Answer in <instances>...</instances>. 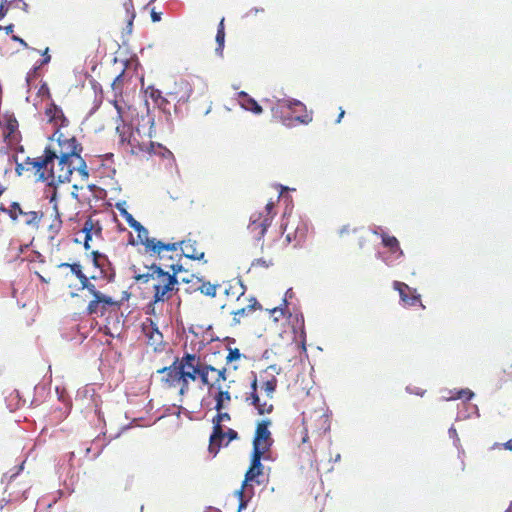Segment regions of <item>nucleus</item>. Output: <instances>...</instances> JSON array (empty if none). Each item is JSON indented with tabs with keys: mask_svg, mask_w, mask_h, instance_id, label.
<instances>
[{
	"mask_svg": "<svg viewBox=\"0 0 512 512\" xmlns=\"http://www.w3.org/2000/svg\"><path fill=\"white\" fill-rule=\"evenodd\" d=\"M217 377V372H210L209 373V379H215Z\"/></svg>",
	"mask_w": 512,
	"mask_h": 512,
	"instance_id": "nucleus-56",
	"label": "nucleus"
},
{
	"mask_svg": "<svg viewBox=\"0 0 512 512\" xmlns=\"http://www.w3.org/2000/svg\"><path fill=\"white\" fill-rule=\"evenodd\" d=\"M275 215V201L270 200L262 212L255 213L251 216L248 230L255 239L260 240L264 236Z\"/></svg>",
	"mask_w": 512,
	"mask_h": 512,
	"instance_id": "nucleus-9",
	"label": "nucleus"
},
{
	"mask_svg": "<svg viewBox=\"0 0 512 512\" xmlns=\"http://www.w3.org/2000/svg\"><path fill=\"white\" fill-rule=\"evenodd\" d=\"M262 456L263 455H261V454L252 452L250 467L245 474V479L243 481L241 488L236 492L240 499L239 510H241L242 508H244L246 506V503L243 500L245 486L247 485L248 482L256 480V478L262 474V468H263V466L261 464Z\"/></svg>",
	"mask_w": 512,
	"mask_h": 512,
	"instance_id": "nucleus-15",
	"label": "nucleus"
},
{
	"mask_svg": "<svg viewBox=\"0 0 512 512\" xmlns=\"http://www.w3.org/2000/svg\"><path fill=\"white\" fill-rule=\"evenodd\" d=\"M92 254L94 256V263H95V265L99 266L97 258L100 256V254L97 251H93Z\"/></svg>",
	"mask_w": 512,
	"mask_h": 512,
	"instance_id": "nucleus-54",
	"label": "nucleus"
},
{
	"mask_svg": "<svg viewBox=\"0 0 512 512\" xmlns=\"http://www.w3.org/2000/svg\"><path fill=\"white\" fill-rule=\"evenodd\" d=\"M160 382L166 389H178L180 395H185L190 389V383L200 379L202 385L212 389L228 377V368H216L202 363L200 356L185 352L182 357H176L170 366L157 370Z\"/></svg>",
	"mask_w": 512,
	"mask_h": 512,
	"instance_id": "nucleus-1",
	"label": "nucleus"
},
{
	"mask_svg": "<svg viewBox=\"0 0 512 512\" xmlns=\"http://www.w3.org/2000/svg\"><path fill=\"white\" fill-rule=\"evenodd\" d=\"M8 12V6L5 5V4H1L0 3V19H2L3 17H5V15L7 14Z\"/></svg>",
	"mask_w": 512,
	"mask_h": 512,
	"instance_id": "nucleus-48",
	"label": "nucleus"
},
{
	"mask_svg": "<svg viewBox=\"0 0 512 512\" xmlns=\"http://www.w3.org/2000/svg\"><path fill=\"white\" fill-rule=\"evenodd\" d=\"M218 287V285L212 284L210 282H203L199 286L198 290L205 296L215 297Z\"/></svg>",
	"mask_w": 512,
	"mask_h": 512,
	"instance_id": "nucleus-32",
	"label": "nucleus"
},
{
	"mask_svg": "<svg viewBox=\"0 0 512 512\" xmlns=\"http://www.w3.org/2000/svg\"><path fill=\"white\" fill-rule=\"evenodd\" d=\"M393 288L398 291L400 300L404 306L420 305L423 309L425 306L421 302V295L417 290L409 287L406 283L401 281H394Z\"/></svg>",
	"mask_w": 512,
	"mask_h": 512,
	"instance_id": "nucleus-17",
	"label": "nucleus"
},
{
	"mask_svg": "<svg viewBox=\"0 0 512 512\" xmlns=\"http://www.w3.org/2000/svg\"><path fill=\"white\" fill-rule=\"evenodd\" d=\"M294 222L295 220L291 221L290 218H287L286 222L281 225L282 235H285V245H289L293 241L299 243L304 236L303 229H300L298 226L294 229Z\"/></svg>",
	"mask_w": 512,
	"mask_h": 512,
	"instance_id": "nucleus-20",
	"label": "nucleus"
},
{
	"mask_svg": "<svg viewBox=\"0 0 512 512\" xmlns=\"http://www.w3.org/2000/svg\"><path fill=\"white\" fill-rule=\"evenodd\" d=\"M113 105L115 109L117 110V117L119 120L124 121V110L123 107L118 103L117 100L113 101Z\"/></svg>",
	"mask_w": 512,
	"mask_h": 512,
	"instance_id": "nucleus-44",
	"label": "nucleus"
},
{
	"mask_svg": "<svg viewBox=\"0 0 512 512\" xmlns=\"http://www.w3.org/2000/svg\"><path fill=\"white\" fill-rule=\"evenodd\" d=\"M79 175V165L77 161L69 158L57 157L41 174V180L49 185L70 182L73 173Z\"/></svg>",
	"mask_w": 512,
	"mask_h": 512,
	"instance_id": "nucleus-7",
	"label": "nucleus"
},
{
	"mask_svg": "<svg viewBox=\"0 0 512 512\" xmlns=\"http://www.w3.org/2000/svg\"><path fill=\"white\" fill-rule=\"evenodd\" d=\"M150 96L158 106H163L164 103L167 102L166 99L161 96V91L159 90H153Z\"/></svg>",
	"mask_w": 512,
	"mask_h": 512,
	"instance_id": "nucleus-40",
	"label": "nucleus"
},
{
	"mask_svg": "<svg viewBox=\"0 0 512 512\" xmlns=\"http://www.w3.org/2000/svg\"><path fill=\"white\" fill-rule=\"evenodd\" d=\"M284 309L282 307H274L270 310V316L275 322H278L284 316Z\"/></svg>",
	"mask_w": 512,
	"mask_h": 512,
	"instance_id": "nucleus-41",
	"label": "nucleus"
},
{
	"mask_svg": "<svg viewBox=\"0 0 512 512\" xmlns=\"http://www.w3.org/2000/svg\"><path fill=\"white\" fill-rule=\"evenodd\" d=\"M8 208H6L3 204H0V211L7 214Z\"/></svg>",
	"mask_w": 512,
	"mask_h": 512,
	"instance_id": "nucleus-57",
	"label": "nucleus"
},
{
	"mask_svg": "<svg viewBox=\"0 0 512 512\" xmlns=\"http://www.w3.org/2000/svg\"><path fill=\"white\" fill-rule=\"evenodd\" d=\"M220 383L221 382L217 383L212 387V389L216 388L218 390L214 397L216 402L215 409L217 411H221L224 408V404L231 401L230 392L228 390H223Z\"/></svg>",
	"mask_w": 512,
	"mask_h": 512,
	"instance_id": "nucleus-27",
	"label": "nucleus"
},
{
	"mask_svg": "<svg viewBox=\"0 0 512 512\" xmlns=\"http://www.w3.org/2000/svg\"><path fill=\"white\" fill-rule=\"evenodd\" d=\"M80 290H87V292L93 297H97L98 295L102 294L101 291L97 290L96 286L89 280V278L86 276L84 279L80 281Z\"/></svg>",
	"mask_w": 512,
	"mask_h": 512,
	"instance_id": "nucleus-31",
	"label": "nucleus"
},
{
	"mask_svg": "<svg viewBox=\"0 0 512 512\" xmlns=\"http://www.w3.org/2000/svg\"><path fill=\"white\" fill-rule=\"evenodd\" d=\"M382 243L385 247H387L390 250L392 254H397V257L403 255L399 241L397 240L396 237L387 234H382Z\"/></svg>",
	"mask_w": 512,
	"mask_h": 512,
	"instance_id": "nucleus-29",
	"label": "nucleus"
},
{
	"mask_svg": "<svg viewBox=\"0 0 512 512\" xmlns=\"http://www.w3.org/2000/svg\"><path fill=\"white\" fill-rule=\"evenodd\" d=\"M82 232L85 234L84 246L86 249H89V242L91 241L92 237H101L102 226L99 221L89 217L83 225Z\"/></svg>",
	"mask_w": 512,
	"mask_h": 512,
	"instance_id": "nucleus-24",
	"label": "nucleus"
},
{
	"mask_svg": "<svg viewBox=\"0 0 512 512\" xmlns=\"http://www.w3.org/2000/svg\"><path fill=\"white\" fill-rule=\"evenodd\" d=\"M142 331L147 338L148 344L153 347L155 351L158 350L163 343V335L159 331L156 323L152 319L147 318L142 323Z\"/></svg>",
	"mask_w": 512,
	"mask_h": 512,
	"instance_id": "nucleus-18",
	"label": "nucleus"
},
{
	"mask_svg": "<svg viewBox=\"0 0 512 512\" xmlns=\"http://www.w3.org/2000/svg\"><path fill=\"white\" fill-rule=\"evenodd\" d=\"M44 115L47 119V122L52 124L56 129L55 134L60 132L61 128L68 127L69 120L65 116L61 107L56 105L53 101H50L44 110Z\"/></svg>",
	"mask_w": 512,
	"mask_h": 512,
	"instance_id": "nucleus-16",
	"label": "nucleus"
},
{
	"mask_svg": "<svg viewBox=\"0 0 512 512\" xmlns=\"http://www.w3.org/2000/svg\"><path fill=\"white\" fill-rule=\"evenodd\" d=\"M13 29H14V25L13 24H10V25L4 27V30L6 31V34L12 33Z\"/></svg>",
	"mask_w": 512,
	"mask_h": 512,
	"instance_id": "nucleus-53",
	"label": "nucleus"
},
{
	"mask_svg": "<svg viewBox=\"0 0 512 512\" xmlns=\"http://www.w3.org/2000/svg\"><path fill=\"white\" fill-rule=\"evenodd\" d=\"M230 420V414L227 412H222V410L218 411L217 415L213 418V431L209 441V451L211 453L217 454L220 450L224 441V430L222 427V422Z\"/></svg>",
	"mask_w": 512,
	"mask_h": 512,
	"instance_id": "nucleus-13",
	"label": "nucleus"
},
{
	"mask_svg": "<svg viewBox=\"0 0 512 512\" xmlns=\"http://www.w3.org/2000/svg\"><path fill=\"white\" fill-rule=\"evenodd\" d=\"M303 428L300 431V446L303 450L307 449L312 454L315 453L310 443V438L317 443L326 433L330 431L331 422L328 414L323 410H315L309 414L303 413Z\"/></svg>",
	"mask_w": 512,
	"mask_h": 512,
	"instance_id": "nucleus-5",
	"label": "nucleus"
},
{
	"mask_svg": "<svg viewBox=\"0 0 512 512\" xmlns=\"http://www.w3.org/2000/svg\"><path fill=\"white\" fill-rule=\"evenodd\" d=\"M284 306L287 307L286 299L283 300Z\"/></svg>",
	"mask_w": 512,
	"mask_h": 512,
	"instance_id": "nucleus-60",
	"label": "nucleus"
},
{
	"mask_svg": "<svg viewBox=\"0 0 512 512\" xmlns=\"http://www.w3.org/2000/svg\"><path fill=\"white\" fill-rule=\"evenodd\" d=\"M225 18L223 17L217 27V33H216V43L217 47L215 49V52L219 56H223V50L225 45V25H224Z\"/></svg>",
	"mask_w": 512,
	"mask_h": 512,
	"instance_id": "nucleus-28",
	"label": "nucleus"
},
{
	"mask_svg": "<svg viewBox=\"0 0 512 512\" xmlns=\"http://www.w3.org/2000/svg\"><path fill=\"white\" fill-rule=\"evenodd\" d=\"M179 88L183 92L182 95L178 96V92L170 93V95H175V99H177L178 102L182 101H188L191 95V87L188 82L181 81L179 83Z\"/></svg>",
	"mask_w": 512,
	"mask_h": 512,
	"instance_id": "nucleus-30",
	"label": "nucleus"
},
{
	"mask_svg": "<svg viewBox=\"0 0 512 512\" xmlns=\"http://www.w3.org/2000/svg\"><path fill=\"white\" fill-rule=\"evenodd\" d=\"M0 30H2V27L0 26Z\"/></svg>",
	"mask_w": 512,
	"mask_h": 512,
	"instance_id": "nucleus-63",
	"label": "nucleus"
},
{
	"mask_svg": "<svg viewBox=\"0 0 512 512\" xmlns=\"http://www.w3.org/2000/svg\"><path fill=\"white\" fill-rule=\"evenodd\" d=\"M7 214L12 221H17L21 216L23 218V223L33 229L39 228L40 222L44 216V213L40 210H24L18 202L11 203V205L8 207Z\"/></svg>",
	"mask_w": 512,
	"mask_h": 512,
	"instance_id": "nucleus-12",
	"label": "nucleus"
},
{
	"mask_svg": "<svg viewBox=\"0 0 512 512\" xmlns=\"http://www.w3.org/2000/svg\"><path fill=\"white\" fill-rule=\"evenodd\" d=\"M261 308H262V306L257 301L256 298H250L248 305H246L245 307L239 308L231 313L233 315V322L235 324H239L241 321V318L252 314L256 310H260Z\"/></svg>",
	"mask_w": 512,
	"mask_h": 512,
	"instance_id": "nucleus-25",
	"label": "nucleus"
},
{
	"mask_svg": "<svg viewBox=\"0 0 512 512\" xmlns=\"http://www.w3.org/2000/svg\"><path fill=\"white\" fill-rule=\"evenodd\" d=\"M0 3H1V4H5V5H7V4H9L10 2H9V0H1V2H0Z\"/></svg>",
	"mask_w": 512,
	"mask_h": 512,
	"instance_id": "nucleus-59",
	"label": "nucleus"
},
{
	"mask_svg": "<svg viewBox=\"0 0 512 512\" xmlns=\"http://www.w3.org/2000/svg\"><path fill=\"white\" fill-rule=\"evenodd\" d=\"M503 372L507 375L508 378H512V362L508 368L503 369Z\"/></svg>",
	"mask_w": 512,
	"mask_h": 512,
	"instance_id": "nucleus-50",
	"label": "nucleus"
},
{
	"mask_svg": "<svg viewBox=\"0 0 512 512\" xmlns=\"http://www.w3.org/2000/svg\"><path fill=\"white\" fill-rule=\"evenodd\" d=\"M238 102L243 109L251 111L254 114L258 115L263 111L262 107L257 103V101L244 91L238 93Z\"/></svg>",
	"mask_w": 512,
	"mask_h": 512,
	"instance_id": "nucleus-26",
	"label": "nucleus"
},
{
	"mask_svg": "<svg viewBox=\"0 0 512 512\" xmlns=\"http://www.w3.org/2000/svg\"><path fill=\"white\" fill-rule=\"evenodd\" d=\"M143 121L148 125V130L144 135L147 136V139L141 138V130L139 127L132 132L128 144L131 148V153L136 156H159L164 159L173 158L172 152L165 147L164 145L152 141V138L155 137L156 132L154 129V118L150 115L142 118Z\"/></svg>",
	"mask_w": 512,
	"mask_h": 512,
	"instance_id": "nucleus-4",
	"label": "nucleus"
},
{
	"mask_svg": "<svg viewBox=\"0 0 512 512\" xmlns=\"http://www.w3.org/2000/svg\"><path fill=\"white\" fill-rule=\"evenodd\" d=\"M122 215L123 217L125 218V220L127 221V223L129 224V226L131 228H134V227H140V222H138L133 216L132 214H130L129 212H127L126 210H123L122 211Z\"/></svg>",
	"mask_w": 512,
	"mask_h": 512,
	"instance_id": "nucleus-39",
	"label": "nucleus"
},
{
	"mask_svg": "<svg viewBox=\"0 0 512 512\" xmlns=\"http://www.w3.org/2000/svg\"><path fill=\"white\" fill-rule=\"evenodd\" d=\"M505 512H512V501H511L509 507L505 510Z\"/></svg>",
	"mask_w": 512,
	"mask_h": 512,
	"instance_id": "nucleus-58",
	"label": "nucleus"
},
{
	"mask_svg": "<svg viewBox=\"0 0 512 512\" xmlns=\"http://www.w3.org/2000/svg\"><path fill=\"white\" fill-rule=\"evenodd\" d=\"M137 232V242L134 240H130V243L132 245L135 244H141L144 246V250L146 251H153L152 249H155L158 244V239L155 237H149L148 230L140 223V227H134L133 228Z\"/></svg>",
	"mask_w": 512,
	"mask_h": 512,
	"instance_id": "nucleus-21",
	"label": "nucleus"
},
{
	"mask_svg": "<svg viewBox=\"0 0 512 512\" xmlns=\"http://www.w3.org/2000/svg\"><path fill=\"white\" fill-rule=\"evenodd\" d=\"M179 251L181 250L183 256L192 260H202L205 256L204 251L197 248V241L195 240H183L179 241Z\"/></svg>",
	"mask_w": 512,
	"mask_h": 512,
	"instance_id": "nucleus-23",
	"label": "nucleus"
},
{
	"mask_svg": "<svg viewBox=\"0 0 512 512\" xmlns=\"http://www.w3.org/2000/svg\"><path fill=\"white\" fill-rule=\"evenodd\" d=\"M59 267H67L70 268L71 272L77 277L79 282L86 277V275L82 271V267L78 263H61Z\"/></svg>",
	"mask_w": 512,
	"mask_h": 512,
	"instance_id": "nucleus-33",
	"label": "nucleus"
},
{
	"mask_svg": "<svg viewBox=\"0 0 512 512\" xmlns=\"http://www.w3.org/2000/svg\"><path fill=\"white\" fill-rule=\"evenodd\" d=\"M350 231L352 232H356V229H350L349 226H344L341 230H340V236L343 237L345 236L346 234H349Z\"/></svg>",
	"mask_w": 512,
	"mask_h": 512,
	"instance_id": "nucleus-47",
	"label": "nucleus"
},
{
	"mask_svg": "<svg viewBox=\"0 0 512 512\" xmlns=\"http://www.w3.org/2000/svg\"><path fill=\"white\" fill-rule=\"evenodd\" d=\"M278 380L275 376H270L266 380H261L258 386V379L256 375L253 376L251 381V391L246 393L245 402L253 406L259 415L271 414L274 410L272 402L277 388Z\"/></svg>",
	"mask_w": 512,
	"mask_h": 512,
	"instance_id": "nucleus-6",
	"label": "nucleus"
},
{
	"mask_svg": "<svg viewBox=\"0 0 512 512\" xmlns=\"http://www.w3.org/2000/svg\"><path fill=\"white\" fill-rule=\"evenodd\" d=\"M120 306V301L102 293L89 301L86 312L91 316L103 317L107 313H116L120 309Z\"/></svg>",
	"mask_w": 512,
	"mask_h": 512,
	"instance_id": "nucleus-10",
	"label": "nucleus"
},
{
	"mask_svg": "<svg viewBox=\"0 0 512 512\" xmlns=\"http://www.w3.org/2000/svg\"><path fill=\"white\" fill-rule=\"evenodd\" d=\"M18 128V122L16 119H9L7 122H6V129H5V137H9L10 135L14 134L15 131L17 130Z\"/></svg>",
	"mask_w": 512,
	"mask_h": 512,
	"instance_id": "nucleus-36",
	"label": "nucleus"
},
{
	"mask_svg": "<svg viewBox=\"0 0 512 512\" xmlns=\"http://www.w3.org/2000/svg\"><path fill=\"white\" fill-rule=\"evenodd\" d=\"M275 259L273 257H260L252 262V267L269 268L274 265Z\"/></svg>",
	"mask_w": 512,
	"mask_h": 512,
	"instance_id": "nucleus-34",
	"label": "nucleus"
},
{
	"mask_svg": "<svg viewBox=\"0 0 512 512\" xmlns=\"http://www.w3.org/2000/svg\"><path fill=\"white\" fill-rule=\"evenodd\" d=\"M45 160V151L43 155L37 158L27 157L24 162L17 163L16 172L18 175H22L23 171L35 170V173L38 174L39 179L41 180V174L44 173V170L49 166L50 163H43Z\"/></svg>",
	"mask_w": 512,
	"mask_h": 512,
	"instance_id": "nucleus-19",
	"label": "nucleus"
},
{
	"mask_svg": "<svg viewBox=\"0 0 512 512\" xmlns=\"http://www.w3.org/2000/svg\"><path fill=\"white\" fill-rule=\"evenodd\" d=\"M123 77V74H119L112 82V88L114 91H119L121 92V89H122V79Z\"/></svg>",
	"mask_w": 512,
	"mask_h": 512,
	"instance_id": "nucleus-43",
	"label": "nucleus"
},
{
	"mask_svg": "<svg viewBox=\"0 0 512 512\" xmlns=\"http://www.w3.org/2000/svg\"><path fill=\"white\" fill-rule=\"evenodd\" d=\"M12 39H13L14 41L19 42V43H20V44H22L24 47H26V48L28 47L27 43H26L22 38H20V37H18V36H12Z\"/></svg>",
	"mask_w": 512,
	"mask_h": 512,
	"instance_id": "nucleus-51",
	"label": "nucleus"
},
{
	"mask_svg": "<svg viewBox=\"0 0 512 512\" xmlns=\"http://www.w3.org/2000/svg\"><path fill=\"white\" fill-rule=\"evenodd\" d=\"M210 107L205 111V114L209 113Z\"/></svg>",
	"mask_w": 512,
	"mask_h": 512,
	"instance_id": "nucleus-62",
	"label": "nucleus"
},
{
	"mask_svg": "<svg viewBox=\"0 0 512 512\" xmlns=\"http://www.w3.org/2000/svg\"><path fill=\"white\" fill-rule=\"evenodd\" d=\"M288 108L295 114V121L301 124H309L312 121V112L308 111L302 102L298 100L289 101Z\"/></svg>",
	"mask_w": 512,
	"mask_h": 512,
	"instance_id": "nucleus-22",
	"label": "nucleus"
},
{
	"mask_svg": "<svg viewBox=\"0 0 512 512\" xmlns=\"http://www.w3.org/2000/svg\"><path fill=\"white\" fill-rule=\"evenodd\" d=\"M151 18L153 22H158L161 19L160 13H157L155 11H152Z\"/></svg>",
	"mask_w": 512,
	"mask_h": 512,
	"instance_id": "nucleus-49",
	"label": "nucleus"
},
{
	"mask_svg": "<svg viewBox=\"0 0 512 512\" xmlns=\"http://www.w3.org/2000/svg\"><path fill=\"white\" fill-rule=\"evenodd\" d=\"M344 115H345V111L342 108H340V113L338 114V118L336 120V123H340L342 118L344 117Z\"/></svg>",
	"mask_w": 512,
	"mask_h": 512,
	"instance_id": "nucleus-52",
	"label": "nucleus"
},
{
	"mask_svg": "<svg viewBox=\"0 0 512 512\" xmlns=\"http://www.w3.org/2000/svg\"><path fill=\"white\" fill-rule=\"evenodd\" d=\"M38 68H39V67H34V68H33V70H32V71H30V72L27 74V78H26V80H27L28 84H30L31 80H32L33 78H35V77H36V74H37Z\"/></svg>",
	"mask_w": 512,
	"mask_h": 512,
	"instance_id": "nucleus-45",
	"label": "nucleus"
},
{
	"mask_svg": "<svg viewBox=\"0 0 512 512\" xmlns=\"http://www.w3.org/2000/svg\"><path fill=\"white\" fill-rule=\"evenodd\" d=\"M156 246L158 247L153 249L154 251H146L145 253L155 258V261H158V263H156L157 266H161L163 270L168 269V271L174 272V274H178L182 271V265L179 264V259H175L181 257L179 243H165L158 239Z\"/></svg>",
	"mask_w": 512,
	"mask_h": 512,
	"instance_id": "nucleus-8",
	"label": "nucleus"
},
{
	"mask_svg": "<svg viewBox=\"0 0 512 512\" xmlns=\"http://www.w3.org/2000/svg\"><path fill=\"white\" fill-rule=\"evenodd\" d=\"M50 202L53 203V217L50 221V224L46 228V237L48 241L52 245L59 246L60 241L58 240V236L62 230L63 221L61 219V214L59 211L58 204L56 202V192L50 198Z\"/></svg>",
	"mask_w": 512,
	"mask_h": 512,
	"instance_id": "nucleus-14",
	"label": "nucleus"
},
{
	"mask_svg": "<svg viewBox=\"0 0 512 512\" xmlns=\"http://www.w3.org/2000/svg\"><path fill=\"white\" fill-rule=\"evenodd\" d=\"M241 353H240V350L238 348H229V352L226 356V363L227 364H230L236 360H239L241 358Z\"/></svg>",
	"mask_w": 512,
	"mask_h": 512,
	"instance_id": "nucleus-37",
	"label": "nucleus"
},
{
	"mask_svg": "<svg viewBox=\"0 0 512 512\" xmlns=\"http://www.w3.org/2000/svg\"><path fill=\"white\" fill-rule=\"evenodd\" d=\"M43 56H44V58L41 61L40 65H45V64L49 63L51 60V56L48 54V48L45 49Z\"/></svg>",
	"mask_w": 512,
	"mask_h": 512,
	"instance_id": "nucleus-46",
	"label": "nucleus"
},
{
	"mask_svg": "<svg viewBox=\"0 0 512 512\" xmlns=\"http://www.w3.org/2000/svg\"><path fill=\"white\" fill-rule=\"evenodd\" d=\"M230 289H234V290H236V291H235V293L237 294V296H236L237 300H239V298H240L241 296H244V290H245V289H244V286H243L239 281H238V282H236L234 285H232V284H231V285L229 286V289H226V291H225V292H226V294H229V290H230Z\"/></svg>",
	"mask_w": 512,
	"mask_h": 512,
	"instance_id": "nucleus-38",
	"label": "nucleus"
},
{
	"mask_svg": "<svg viewBox=\"0 0 512 512\" xmlns=\"http://www.w3.org/2000/svg\"><path fill=\"white\" fill-rule=\"evenodd\" d=\"M133 278L137 283L148 284L153 293V304L169 301L179 290L177 274L165 271L156 262L146 265L144 269L132 266Z\"/></svg>",
	"mask_w": 512,
	"mask_h": 512,
	"instance_id": "nucleus-2",
	"label": "nucleus"
},
{
	"mask_svg": "<svg viewBox=\"0 0 512 512\" xmlns=\"http://www.w3.org/2000/svg\"><path fill=\"white\" fill-rule=\"evenodd\" d=\"M504 448L507 449V450H512V440L507 441L504 444Z\"/></svg>",
	"mask_w": 512,
	"mask_h": 512,
	"instance_id": "nucleus-55",
	"label": "nucleus"
},
{
	"mask_svg": "<svg viewBox=\"0 0 512 512\" xmlns=\"http://www.w3.org/2000/svg\"><path fill=\"white\" fill-rule=\"evenodd\" d=\"M46 90H48V89L46 88ZM47 95H48V97H49V98L51 97V95H50V92H49V91H47Z\"/></svg>",
	"mask_w": 512,
	"mask_h": 512,
	"instance_id": "nucleus-61",
	"label": "nucleus"
},
{
	"mask_svg": "<svg viewBox=\"0 0 512 512\" xmlns=\"http://www.w3.org/2000/svg\"><path fill=\"white\" fill-rule=\"evenodd\" d=\"M225 438H227L225 445H228L230 441L238 438V433L233 429H228L226 432L224 431V439Z\"/></svg>",
	"mask_w": 512,
	"mask_h": 512,
	"instance_id": "nucleus-42",
	"label": "nucleus"
},
{
	"mask_svg": "<svg viewBox=\"0 0 512 512\" xmlns=\"http://www.w3.org/2000/svg\"><path fill=\"white\" fill-rule=\"evenodd\" d=\"M272 424L271 420L263 419L257 423L255 435L253 439V451L255 453L264 455L269 451L273 444V438L269 431V426Z\"/></svg>",
	"mask_w": 512,
	"mask_h": 512,
	"instance_id": "nucleus-11",
	"label": "nucleus"
},
{
	"mask_svg": "<svg viewBox=\"0 0 512 512\" xmlns=\"http://www.w3.org/2000/svg\"><path fill=\"white\" fill-rule=\"evenodd\" d=\"M473 396L474 393L470 389L466 388L458 390L454 395L450 397V399H464L466 401H469L473 398Z\"/></svg>",
	"mask_w": 512,
	"mask_h": 512,
	"instance_id": "nucleus-35",
	"label": "nucleus"
},
{
	"mask_svg": "<svg viewBox=\"0 0 512 512\" xmlns=\"http://www.w3.org/2000/svg\"><path fill=\"white\" fill-rule=\"evenodd\" d=\"M56 142L45 148V160L43 163H51L57 157L69 158L77 161L79 165V177L83 181L89 178L88 167L85 160L81 157L83 151L82 144L73 135H66L58 132Z\"/></svg>",
	"mask_w": 512,
	"mask_h": 512,
	"instance_id": "nucleus-3",
	"label": "nucleus"
}]
</instances>
